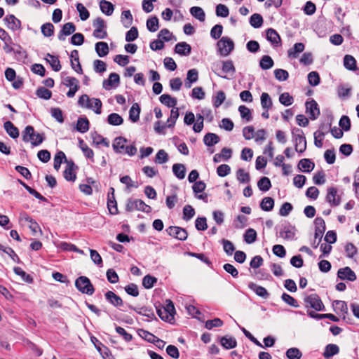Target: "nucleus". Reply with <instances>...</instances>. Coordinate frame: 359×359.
Masks as SVG:
<instances>
[{
	"mask_svg": "<svg viewBox=\"0 0 359 359\" xmlns=\"http://www.w3.org/2000/svg\"><path fill=\"white\" fill-rule=\"evenodd\" d=\"M128 307L129 309L135 311L138 314L147 316L151 319H156L154 313L150 309H148L147 307H142L141 309L137 310V309L130 305H129Z\"/></svg>",
	"mask_w": 359,
	"mask_h": 359,
	"instance_id": "43",
	"label": "nucleus"
},
{
	"mask_svg": "<svg viewBox=\"0 0 359 359\" xmlns=\"http://www.w3.org/2000/svg\"><path fill=\"white\" fill-rule=\"evenodd\" d=\"M120 83L119 75L116 73H111L107 79L103 81L102 87L105 90H110L113 87H117Z\"/></svg>",
	"mask_w": 359,
	"mask_h": 359,
	"instance_id": "17",
	"label": "nucleus"
},
{
	"mask_svg": "<svg viewBox=\"0 0 359 359\" xmlns=\"http://www.w3.org/2000/svg\"><path fill=\"white\" fill-rule=\"evenodd\" d=\"M172 172L178 179L182 180L185 177V166L183 164L175 163L172 165Z\"/></svg>",
	"mask_w": 359,
	"mask_h": 359,
	"instance_id": "38",
	"label": "nucleus"
},
{
	"mask_svg": "<svg viewBox=\"0 0 359 359\" xmlns=\"http://www.w3.org/2000/svg\"><path fill=\"white\" fill-rule=\"evenodd\" d=\"M314 167V163L308 158H303L298 163L299 169L305 172H310L313 170Z\"/></svg>",
	"mask_w": 359,
	"mask_h": 359,
	"instance_id": "27",
	"label": "nucleus"
},
{
	"mask_svg": "<svg viewBox=\"0 0 359 359\" xmlns=\"http://www.w3.org/2000/svg\"><path fill=\"white\" fill-rule=\"evenodd\" d=\"M66 164L63 173L64 177L67 181L74 182L76 178L75 169L77 168V166L72 160H66Z\"/></svg>",
	"mask_w": 359,
	"mask_h": 359,
	"instance_id": "14",
	"label": "nucleus"
},
{
	"mask_svg": "<svg viewBox=\"0 0 359 359\" xmlns=\"http://www.w3.org/2000/svg\"><path fill=\"white\" fill-rule=\"evenodd\" d=\"M166 231L168 235L180 241H185L188 236V233L186 229L179 226H169L166 229Z\"/></svg>",
	"mask_w": 359,
	"mask_h": 359,
	"instance_id": "13",
	"label": "nucleus"
},
{
	"mask_svg": "<svg viewBox=\"0 0 359 359\" xmlns=\"http://www.w3.org/2000/svg\"><path fill=\"white\" fill-rule=\"evenodd\" d=\"M339 352V348L337 345L330 344L326 346L323 356L325 358H330Z\"/></svg>",
	"mask_w": 359,
	"mask_h": 359,
	"instance_id": "34",
	"label": "nucleus"
},
{
	"mask_svg": "<svg viewBox=\"0 0 359 359\" xmlns=\"http://www.w3.org/2000/svg\"><path fill=\"white\" fill-rule=\"evenodd\" d=\"M107 208L111 214L116 215L118 213L117 203L115 200V196H111L110 193L108 194Z\"/></svg>",
	"mask_w": 359,
	"mask_h": 359,
	"instance_id": "48",
	"label": "nucleus"
},
{
	"mask_svg": "<svg viewBox=\"0 0 359 359\" xmlns=\"http://www.w3.org/2000/svg\"><path fill=\"white\" fill-rule=\"evenodd\" d=\"M107 121L110 125L119 126L123 123V119L119 114L112 113L108 116Z\"/></svg>",
	"mask_w": 359,
	"mask_h": 359,
	"instance_id": "50",
	"label": "nucleus"
},
{
	"mask_svg": "<svg viewBox=\"0 0 359 359\" xmlns=\"http://www.w3.org/2000/svg\"><path fill=\"white\" fill-rule=\"evenodd\" d=\"M250 24L255 28L260 27L263 24V18L260 14L255 13L250 18Z\"/></svg>",
	"mask_w": 359,
	"mask_h": 359,
	"instance_id": "52",
	"label": "nucleus"
},
{
	"mask_svg": "<svg viewBox=\"0 0 359 359\" xmlns=\"http://www.w3.org/2000/svg\"><path fill=\"white\" fill-rule=\"evenodd\" d=\"M76 31V26L73 22H67L63 25L61 30L58 34V39L60 41H65L67 36H69Z\"/></svg>",
	"mask_w": 359,
	"mask_h": 359,
	"instance_id": "19",
	"label": "nucleus"
},
{
	"mask_svg": "<svg viewBox=\"0 0 359 359\" xmlns=\"http://www.w3.org/2000/svg\"><path fill=\"white\" fill-rule=\"evenodd\" d=\"M302 352L297 348H290L286 351V356L288 359H300Z\"/></svg>",
	"mask_w": 359,
	"mask_h": 359,
	"instance_id": "61",
	"label": "nucleus"
},
{
	"mask_svg": "<svg viewBox=\"0 0 359 359\" xmlns=\"http://www.w3.org/2000/svg\"><path fill=\"white\" fill-rule=\"evenodd\" d=\"M13 271L16 275L20 276L26 283H32L33 282L32 277L29 274H27L20 267L15 266L13 268Z\"/></svg>",
	"mask_w": 359,
	"mask_h": 359,
	"instance_id": "45",
	"label": "nucleus"
},
{
	"mask_svg": "<svg viewBox=\"0 0 359 359\" xmlns=\"http://www.w3.org/2000/svg\"><path fill=\"white\" fill-rule=\"evenodd\" d=\"M292 135L296 151L303 153L306 149V140L303 130L298 128H294L292 130Z\"/></svg>",
	"mask_w": 359,
	"mask_h": 359,
	"instance_id": "5",
	"label": "nucleus"
},
{
	"mask_svg": "<svg viewBox=\"0 0 359 359\" xmlns=\"http://www.w3.org/2000/svg\"><path fill=\"white\" fill-rule=\"evenodd\" d=\"M195 215V210L190 205H186L183 208V219L190 220Z\"/></svg>",
	"mask_w": 359,
	"mask_h": 359,
	"instance_id": "63",
	"label": "nucleus"
},
{
	"mask_svg": "<svg viewBox=\"0 0 359 359\" xmlns=\"http://www.w3.org/2000/svg\"><path fill=\"white\" fill-rule=\"evenodd\" d=\"M261 104L263 109H269L272 107V100L267 93H263L261 95Z\"/></svg>",
	"mask_w": 359,
	"mask_h": 359,
	"instance_id": "56",
	"label": "nucleus"
},
{
	"mask_svg": "<svg viewBox=\"0 0 359 359\" xmlns=\"http://www.w3.org/2000/svg\"><path fill=\"white\" fill-rule=\"evenodd\" d=\"M75 286L77 290L83 294L92 295L95 289L90 279L86 276H79L76 279Z\"/></svg>",
	"mask_w": 359,
	"mask_h": 359,
	"instance_id": "6",
	"label": "nucleus"
},
{
	"mask_svg": "<svg viewBox=\"0 0 359 359\" xmlns=\"http://www.w3.org/2000/svg\"><path fill=\"white\" fill-rule=\"evenodd\" d=\"M121 18L125 27L128 28L132 25L133 15L129 10L123 11Z\"/></svg>",
	"mask_w": 359,
	"mask_h": 359,
	"instance_id": "59",
	"label": "nucleus"
},
{
	"mask_svg": "<svg viewBox=\"0 0 359 359\" xmlns=\"http://www.w3.org/2000/svg\"><path fill=\"white\" fill-rule=\"evenodd\" d=\"M256 239H257L256 231L251 228L248 229L244 234L245 241L248 244H251V243L255 242Z\"/></svg>",
	"mask_w": 359,
	"mask_h": 359,
	"instance_id": "55",
	"label": "nucleus"
},
{
	"mask_svg": "<svg viewBox=\"0 0 359 359\" xmlns=\"http://www.w3.org/2000/svg\"><path fill=\"white\" fill-rule=\"evenodd\" d=\"M238 111L242 118L245 119L248 122L252 120V113L249 108L244 105H241L238 107Z\"/></svg>",
	"mask_w": 359,
	"mask_h": 359,
	"instance_id": "57",
	"label": "nucleus"
},
{
	"mask_svg": "<svg viewBox=\"0 0 359 359\" xmlns=\"http://www.w3.org/2000/svg\"><path fill=\"white\" fill-rule=\"evenodd\" d=\"M257 187L262 191H267L271 187L270 180L266 177H262L257 182Z\"/></svg>",
	"mask_w": 359,
	"mask_h": 359,
	"instance_id": "47",
	"label": "nucleus"
},
{
	"mask_svg": "<svg viewBox=\"0 0 359 359\" xmlns=\"http://www.w3.org/2000/svg\"><path fill=\"white\" fill-rule=\"evenodd\" d=\"M126 210L128 212L139 210L149 213L151 211V208L149 205H147L143 201L140 199L129 198L127 201Z\"/></svg>",
	"mask_w": 359,
	"mask_h": 359,
	"instance_id": "7",
	"label": "nucleus"
},
{
	"mask_svg": "<svg viewBox=\"0 0 359 359\" xmlns=\"http://www.w3.org/2000/svg\"><path fill=\"white\" fill-rule=\"evenodd\" d=\"M71 66L72 68L77 73L82 74L83 70L79 62V52L77 50H74L71 52Z\"/></svg>",
	"mask_w": 359,
	"mask_h": 359,
	"instance_id": "21",
	"label": "nucleus"
},
{
	"mask_svg": "<svg viewBox=\"0 0 359 359\" xmlns=\"http://www.w3.org/2000/svg\"><path fill=\"white\" fill-rule=\"evenodd\" d=\"M219 341L221 345L226 349H231L237 346L236 339L233 337H222Z\"/></svg>",
	"mask_w": 359,
	"mask_h": 359,
	"instance_id": "25",
	"label": "nucleus"
},
{
	"mask_svg": "<svg viewBox=\"0 0 359 359\" xmlns=\"http://www.w3.org/2000/svg\"><path fill=\"white\" fill-rule=\"evenodd\" d=\"M266 39L269 41L274 46H278L280 45L281 41L280 37L278 32L272 28H269L266 30Z\"/></svg>",
	"mask_w": 359,
	"mask_h": 359,
	"instance_id": "23",
	"label": "nucleus"
},
{
	"mask_svg": "<svg viewBox=\"0 0 359 359\" xmlns=\"http://www.w3.org/2000/svg\"><path fill=\"white\" fill-rule=\"evenodd\" d=\"M159 100L163 104H165L168 107L175 108L177 104V99L175 97H171V95L168 94H163L161 95Z\"/></svg>",
	"mask_w": 359,
	"mask_h": 359,
	"instance_id": "29",
	"label": "nucleus"
},
{
	"mask_svg": "<svg viewBox=\"0 0 359 359\" xmlns=\"http://www.w3.org/2000/svg\"><path fill=\"white\" fill-rule=\"evenodd\" d=\"M295 231L294 226H284L280 231V236L286 240H292L295 236Z\"/></svg>",
	"mask_w": 359,
	"mask_h": 359,
	"instance_id": "32",
	"label": "nucleus"
},
{
	"mask_svg": "<svg viewBox=\"0 0 359 359\" xmlns=\"http://www.w3.org/2000/svg\"><path fill=\"white\" fill-rule=\"evenodd\" d=\"M237 180L241 183H248L250 180V175L245 172L243 168H240L236 172Z\"/></svg>",
	"mask_w": 359,
	"mask_h": 359,
	"instance_id": "58",
	"label": "nucleus"
},
{
	"mask_svg": "<svg viewBox=\"0 0 359 359\" xmlns=\"http://www.w3.org/2000/svg\"><path fill=\"white\" fill-rule=\"evenodd\" d=\"M4 126L6 133L9 135L13 139L18 137L19 130L18 128H16L11 121H8L5 122Z\"/></svg>",
	"mask_w": 359,
	"mask_h": 359,
	"instance_id": "28",
	"label": "nucleus"
},
{
	"mask_svg": "<svg viewBox=\"0 0 359 359\" xmlns=\"http://www.w3.org/2000/svg\"><path fill=\"white\" fill-rule=\"evenodd\" d=\"M273 60L269 55H264L259 62V66L262 69L266 70L273 66Z\"/></svg>",
	"mask_w": 359,
	"mask_h": 359,
	"instance_id": "46",
	"label": "nucleus"
},
{
	"mask_svg": "<svg viewBox=\"0 0 359 359\" xmlns=\"http://www.w3.org/2000/svg\"><path fill=\"white\" fill-rule=\"evenodd\" d=\"M147 28L151 32H155L159 28V22L156 16H153L147 19Z\"/></svg>",
	"mask_w": 359,
	"mask_h": 359,
	"instance_id": "42",
	"label": "nucleus"
},
{
	"mask_svg": "<svg viewBox=\"0 0 359 359\" xmlns=\"http://www.w3.org/2000/svg\"><path fill=\"white\" fill-rule=\"evenodd\" d=\"M41 29L44 36L50 37L54 34V26L50 22L43 24Z\"/></svg>",
	"mask_w": 359,
	"mask_h": 359,
	"instance_id": "60",
	"label": "nucleus"
},
{
	"mask_svg": "<svg viewBox=\"0 0 359 359\" xmlns=\"http://www.w3.org/2000/svg\"><path fill=\"white\" fill-rule=\"evenodd\" d=\"M204 144L208 147H212L219 142V137L212 133H207L203 138Z\"/></svg>",
	"mask_w": 359,
	"mask_h": 359,
	"instance_id": "33",
	"label": "nucleus"
},
{
	"mask_svg": "<svg viewBox=\"0 0 359 359\" xmlns=\"http://www.w3.org/2000/svg\"><path fill=\"white\" fill-rule=\"evenodd\" d=\"M218 52L222 56H227L234 48L233 41L227 36H223L217 41Z\"/></svg>",
	"mask_w": 359,
	"mask_h": 359,
	"instance_id": "9",
	"label": "nucleus"
},
{
	"mask_svg": "<svg viewBox=\"0 0 359 359\" xmlns=\"http://www.w3.org/2000/svg\"><path fill=\"white\" fill-rule=\"evenodd\" d=\"M95 51L100 57H104L109 53V46L106 42H97L95 44Z\"/></svg>",
	"mask_w": 359,
	"mask_h": 359,
	"instance_id": "39",
	"label": "nucleus"
},
{
	"mask_svg": "<svg viewBox=\"0 0 359 359\" xmlns=\"http://www.w3.org/2000/svg\"><path fill=\"white\" fill-rule=\"evenodd\" d=\"M156 309L157 314L161 320L168 323H172L174 320L175 309L171 300L167 299L165 306H162L160 304L156 305Z\"/></svg>",
	"mask_w": 359,
	"mask_h": 359,
	"instance_id": "1",
	"label": "nucleus"
},
{
	"mask_svg": "<svg viewBox=\"0 0 359 359\" xmlns=\"http://www.w3.org/2000/svg\"><path fill=\"white\" fill-rule=\"evenodd\" d=\"M62 160H65V163H66V160H67L65 153L62 151H57L56 153V154L55 155L54 164H53L54 168L56 170H58L59 168H60Z\"/></svg>",
	"mask_w": 359,
	"mask_h": 359,
	"instance_id": "49",
	"label": "nucleus"
},
{
	"mask_svg": "<svg viewBox=\"0 0 359 359\" xmlns=\"http://www.w3.org/2000/svg\"><path fill=\"white\" fill-rule=\"evenodd\" d=\"M226 95L224 91L219 90L216 95L212 97L213 105L215 108H218L225 100Z\"/></svg>",
	"mask_w": 359,
	"mask_h": 359,
	"instance_id": "53",
	"label": "nucleus"
},
{
	"mask_svg": "<svg viewBox=\"0 0 359 359\" xmlns=\"http://www.w3.org/2000/svg\"><path fill=\"white\" fill-rule=\"evenodd\" d=\"M76 130L81 133L87 132L89 129V121L86 117H79L77 120Z\"/></svg>",
	"mask_w": 359,
	"mask_h": 359,
	"instance_id": "31",
	"label": "nucleus"
},
{
	"mask_svg": "<svg viewBox=\"0 0 359 359\" xmlns=\"http://www.w3.org/2000/svg\"><path fill=\"white\" fill-rule=\"evenodd\" d=\"M314 224L316 229L312 246L313 248H317L325 231V222L322 217H316L314 220Z\"/></svg>",
	"mask_w": 359,
	"mask_h": 359,
	"instance_id": "8",
	"label": "nucleus"
},
{
	"mask_svg": "<svg viewBox=\"0 0 359 359\" xmlns=\"http://www.w3.org/2000/svg\"><path fill=\"white\" fill-rule=\"evenodd\" d=\"M191 47L186 42H180L175 45V51L181 55H189L191 53Z\"/></svg>",
	"mask_w": 359,
	"mask_h": 359,
	"instance_id": "26",
	"label": "nucleus"
},
{
	"mask_svg": "<svg viewBox=\"0 0 359 359\" xmlns=\"http://www.w3.org/2000/svg\"><path fill=\"white\" fill-rule=\"evenodd\" d=\"M36 95L40 98L49 100L51 97L52 93L44 87H40L36 90Z\"/></svg>",
	"mask_w": 359,
	"mask_h": 359,
	"instance_id": "64",
	"label": "nucleus"
},
{
	"mask_svg": "<svg viewBox=\"0 0 359 359\" xmlns=\"http://www.w3.org/2000/svg\"><path fill=\"white\" fill-rule=\"evenodd\" d=\"M337 276L341 280L346 279L349 281H354L357 278L355 272L348 266L339 269L337 272Z\"/></svg>",
	"mask_w": 359,
	"mask_h": 359,
	"instance_id": "18",
	"label": "nucleus"
},
{
	"mask_svg": "<svg viewBox=\"0 0 359 359\" xmlns=\"http://www.w3.org/2000/svg\"><path fill=\"white\" fill-rule=\"evenodd\" d=\"M78 104L84 108L93 109V103H91V99H90L88 95H82L78 100Z\"/></svg>",
	"mask_w": 359,
	"mask_h": 359,
	"instance_id": "51",
	"label": "nucleus"
},
{
	"mask_svg": "<svg viewBox=\"0 0 359 359\" xmlns=\"http://www.w3.org/2000/svg\"><path fill=\"white\" fill-rule=\"evenodd\" d=\"M47 57H49V59L46 58V60L50 64L53 70L59 72L61 69V65L58 57L50 53L47 54Z\"/></svg>",
	"mask_w": 359,
	"mask_h": 359,
	"instance_id": "36",
	"label": "nucleus"
},
{
	"mask_svg": "<svg viewBox=\"0 0 359 359\" xmlns=\"http://www.w3.org/2000/svg\"><path fill=\"white\" fill-rule=\"evenodd\" d=\"M326 201L333 207L338 206L341 203V197L337 194L335 187H329L327 190Z\"/></svg>",
	"mask_w": 359,
	"mask_h": 359,
	"instance_id": "15",
	"label": "nucleus"
},
{
	"mask_svg": "<svg viewBox=\"0 0 359 359\" xmlns=\"http://www.w3.org/2000/svg\"><path fill=\"white\" fill-rule=\"evenodd\" d=\"M305 105L306 113L309 114L310 119H316L320 115V109L318 107L317 102L312 100L311 101H307Z\"/></svg>",
	"mask_w": 359,
	"mask_h": 359,
	"instance_id": "16",
	"label": "nucleus"
},
{
	"mask_svg": "<svg viewBox=\"0 0 359 359\" xmlns=\"http://www.w3.org/2000/svg\"><path fill=\"white\" fill-rule=\"evenodd\" d=\"M7 27L13 31L18 30L21 27V22L17 19L13 15H9L4 18Z\"/></svg>",
	"mask_w": 359,
	"mask_h": 359,
	"instance_id": "22",
	"label": "nucleus"
},
{
	"mask_svg": "<svg viewBox=\"0 0 359 359\" xmlns=\"http://www.w3.org/2000/svg\"><path fill=\"white\" fill-rule=\"evenodd\" d=\"M140 107L137 103H134L129 111V118L133 122H137L140 118Z\"/></svg>",
	"mask_w": 359,
	"mask_h": 359,
	"instance_id": "35",
	"label": "nucleus"
},
{
	"mask_svg": "<svg viewBox=\"0 0 359 359\" xmlns=\"http://www.w3.org/2000/svg\"><path fill=\"white\" fill-rule=\"evenodd\" d=\"M106 299L114 306L119 307L123 306L122 299L112 291H108L104 294Z\"/></svg>",
	"mask_w": 359,
	"mask_h": 359,
	"instance_id": "20",
	"label": "nucleus"
},
{
	"mask_svg": "<svg viewBox=\"0 0 359 359\" xmlns=\"http://www.w3.org/2000/svg\"><path fill=\"white\" fill-rule=\"evenodd\" d=\"M248 287L252 290L253 292L256 293L257 295L264 298L267 299L269 297V293L262 286L258 285L254 283H249Z\"/></svg>",
	"mask_w": 359,
	"mask_h": 359,
	"instance_id": "24",
	"label": "nucleus"
},
{
	"mask_svg": "<svg viewBox=\"0 0 359 359\" xmlns=\"http://www.w3.org/2000/svg\"><path fill=\"white\" fill-rule=\"evenodd\" d=\"M280 102L284 106H290L294 102V98L291 96L289 93H283L279 97Z\"/></svg>",
	"mask_w": 359,
	"mask_h": 359,
	"instance_id": "62",
	"label": "nucleus"
},
{
	"mask_svg": "<svg viewBox=\"0 0 359 359\" xmlns=\"http://www.w3.org/2000/svg\"><path fill=\"white\" fill-rule=\"evenodd\" d=\"M128 142L127 139L123 137H116L112 144L113 149L116 153L127 154L132 156L137 153V148L135 145L126 146Z\"/></svg>",
	"mask_w": 359,
	"mask_h": 359,
	"instance_id": "2",
	"label": "nucleus"
},
{
	"mask_svg": "<svg viewBox=\"0 0 359 359\" xmlns=\"http://www.w3.org/2000/svg\"><path fill=\"white\" fill-rule=\"evenodd\" d=\"M191 14L201 22H204L205 14L204 11L198 6H193L190 8Z\"/></svg>",
	"mask_w": 359,
	"mask_h": 359,
	"instance_id": "41",
	"label": "nucleus"
},
{
	"mask_svg": "<svg viewBox=\"0 0 359 359\" xmlns=\"http://www.w3.org/2000/svg\"><path fill=\"white\" fill-rule=\"evenodd\" d=\"M22 136L24 142H30L34 147L41 144L44 140L43 134L36 133L34 127L32 126L25 127Z\"/></svg>",
	"mask_w": 359,
	"mask_h": 359,
	"instance_id": "4",
	"label": "nucleus"
},
{
	"mask_svg": "<svg viewBox=\"0 0 359 359\" xmlns=\"http://www.w3.org/2000/svg\"><path fill=\"white\" fill-rule=\"evenodd\" d=\"M100 6L102 12L107 15H111L114 10V5L106 0H102L100 3Z\"/></svg>",
	"mask_w": 359,
	"mask_h": 359,
	"instance_id": "40",
	"label": "nucleus"
},
{
	"mask_svg": "<svg viewBox=\"0 0 359 359\" xmlns=\"http://www.w3.org/2000/svg\"><path fill=\"white\" fill-rule=\"evenodd\" d=\"M222 72L223 74H217L222 78L229 79H230L229 76H233L236 73V68L233 61L231 60L222 61Z\"/></svg>",
	"mask_w": 359,
	"mask_h": 359,
	"instance_id": "12",
	"label": "nucleus"
},
{
	"mask_svg": "<svg viewBox=\"0 0 359 359\" xmlns=\"http://www.w3.org/2000/svg\"><path fill=\"white\" fill-rule=\"evenodd\" d=\"M344 65L348 70L354 71L357 69L356 60L351 55H346L344 56Z\"/></svg>",
	"mask_w": 359,
	"mask_h": 359,
	"instance_id": "37",
	"label": "nucleus"
},
{
	"mask_svg": "<svg viewBox=\"0 0 359 359\" xmlns=\"http://www.w3.org/2000/svg\"><path fill=\"white\" fill-rule=\"evenodd\" d=\"M179 117V110L178 108H172L170 111V116L169 118L167 121V127L168 128H172Z\"/></svg>",
	"mask_w": 359,
	"mask_h": 359,
	"instance_id": "54",
	"label": "nucleus"
},
{
	"mask_svg": "<svg viewBox=\"0 0 359 359\" xmlns=\"http://www.w3.org/2000/svg\"><path fill=\"white\" fill-rule=\"evenodd\" d=\"M304 304L306 311H311V309H313L315 311H325V307L321 299L315 293L305 295L304 297Z\"/></svg>",
	"mask_w": 359,
	"mask_h": 359,
	"instance_id": "3",
	"label": "nucleus"
},
{
	"mask_svg": "<svg viewBox=\"0 0 359 359\" xmlns=\"http://www.w3.org/2000/svg\"><path fill=\"white\" fill-rule=\"evenodd\" d=\"M304 44L303 43H296L294 46L288 50L287 55L290 57L297 58L299 54L304 51Z\"/></svg>",
	"mask_w": 359,
	"mask_h": 359,
	"instance_id": "30",
	"label": "nucleus"
},
{
	"mask_svg": "<svg viewBox=\"0 0 359 359\" xmlns=\"http://www.w3.org/2000/svg\"><path fill=\"white\" fill-rule=\"evenodd\" d=\"M79 80L75 77L67 76L64 79L63 84L69 87V90L67 93L69 97H73L79 88Z\"/></svg>",
	"mask_w": 359,
	"mask_h": 359,
	"instance_id": "11",
	"label": "nucleus"
},
{
	"mask_svg": "<svg viewBox=\"0 0 359 359\" xmlns=\"http://www.w3.org/2000/svg\"><path fill=\"white\" fill-rule=\"evenodd\" d=\"M273 206L274 200L271 197H264L260 203V208L264 211H271Z\"/></svg>",
	"mask_w": 359,
	"mask_h": 359,
	"instance_id": "44",
	"label": "nucleus"
},
{
	"mask_svg": "<svg viewBox=\"0 0 359 359\" xmlns=\"http://www.w3.org/2000/svg\"><path fill=\"white\" fill-rule=\"evenodd\" d=\"M93 27L95 29L93 35L95 38L103 39L107 36V32L105 29L107 26L102 18H97L93 22Z\"/></svg>",
	"mask_w": 359,
	"mask_h": 359,
	"instance_id": "10",
	"label": "nucleus"
}]
</instances>
